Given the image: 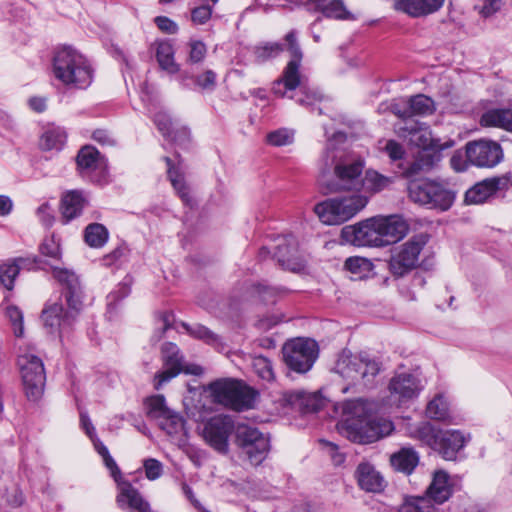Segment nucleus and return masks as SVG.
I'll return each mask as SVG.
<instances>
[{
	"instance_id": "nucleus-1",
	"label": "nucleus",
	"mask_w": 512,
	"mask_h": 512,
	"mask_svg": "<svg viewBox=\"0 0 512 512\" xmlns=\"http://www.w3.org/2000/svg\"><path fill=\"white\" fill-rule=\"evenodd\" d=\"M407 231L408 224L401 216H377L343 227L341 238L354 246L383 247L401 240Z\"/></svg>"
},
{
	"instance_id": "nucleus-2",
	"label": "nucleus",
	"mask_w": 512,
	"mask_h": 512,
	"mask_svg": "<svg viewBox=\"0 0 512 512\" xmlns=\"http://www.w3.org/2000/svg\"><path fill=\"white\" fill-rule=\"evenodd\" d=\"M54 278L62 285V296L67 304L64 309L63 303L48 302L41 313L44 326L51 332L69 328L77 319L82 309L83 291L78 276L67 269L52 267Z\"/></svg>"
},
{
	"instance_id": "nucleus-3",
	"label": "nucleus",
	"mask_w": 512,
	"mask_h": 512,
	"mask_svg": "<svg viewBox=\"0 0 512 512\" xmlns=\"http://www.w3.org/2000/svg\"><path fill=\"white\" fill-rule=\"evenodd\" d=\"M370 409L362 399L348 400L343 403V419L337 424L341 435L352 442L368 444L389 435L394 427L389 420L368 419Z\"/></svg>"
},
{
	"instance_id": "nucleus-4",
	"label": "nucleus",
	"mask_w": 512,
	"mask_h": 512,
	"mask_svg": "<svg viewBox=\"0 0 512 512\" xmlns=\"http://www.w3.org/2000/svg\"><path fill=\"white\" fill-rule=\"evenodd\" d=\"M322 161L324 169L319 177V183L325 193L350 191L359 194L363 185L362 160L351 159L339 152L327 150Z\"/></svg>"
},
{
	"instance_id": "nucleus-5",
	"label": "nucleus",
	"mask_w": 512,
	"mask_h": 512,
	"mask_svg": "<svg viewBox=\"0 0 512 512\" xmlns=\"http://www.w3.org/2000/svg\"><path fill=\"white\" fill-rule=\"evenodd\" d=\"M53 74L68 87L84 89L92 82V69L86 58L70 46L59 48L53 58Z\"/></svg>"
},
{
	"instance_id": "nucleus-6",
	"label": "nucleus",
	"mask_w": 512,
	"mask_h": 512,
	"mask_svg": "<svg viewBox=\"0 0 512 512\" xmlns=\"http://www.w3.org/2000/svg\"><path fill=\"white\" fill-rule=\"evenodd\" d=\"M211 401L235 411L253 407L256 392L243 381L220 378L210 382L204 389Z\"/></svg>"
},
{
	"instance_id": "nucleus-7",
	"label": "nucleus",
	"mask_w": 512,
	"mask_h": 512,
	"mask_svg": "<svg viewBox=\"0 0 512 512\" xmlns=\"http://www.w3.org/2000/svg\"><path fill=\"white\" fill-rule=\"evenodd\" d=\"M409 435L438 452L445 460H454L466 439L459 430L436 429L429 422H420L409 429Z\"/></svg>"
},
{
	"instance_id": "nucleus-8",
	"label": "nucleus",
	"mask_w": 512,
	"mask_h": 512,
	"mask_svg": "<svg viewBox=\"0 0 512 512\" xmlns=\"http://www.w3.org/2000/svg\"><path fill=\"white\" fill-rule=\"evenodd\" d=\"M333 370L352 385L362 382L366 386L371 384L380 372V363L367 354L353 355L350 351L343 350L338 356Z\"/></svg>"
},
{
	"instance_id": "nucleus-9",
	"label": "nucleus",
	"mask_w": 512,
	"mask_h": 512,
	"mask_svg": "<svg viewBox=\"0 0 512 512\" xmlns=\"http://www.w3.org/2000/svg\"><path fill=\"white\" fill-rule=\"evenodd\" d=\"M367 202L365 195L353 193L349 197H335L318 203L314 212L324 224L338 225L354 217Z\"/></svg>"
},
{
	"instance_id": "nucleus-10",
	"label": "nucleus",
	"mask_w": 512,
	"mask_h": 512,
	"mask_svg": "<svg viewBox=\"0 0 512 512\" xmlns=\"http://www.w3.org/2000/svg\"><path fill=\"white\" fill-rule=\"evenodd\" d=\"M408 192L413 202L443 211L450 208L455 198L452 191L428 179L411 181Z\"/></svg>"
},
{
	"instance_id": "nucleus-11",
	"label": "nucleus",
	"mask_w": 512,
	"mask_h": 512,
	"mask_svg": "<svg viewBox=\"0 0 512 512\" xmlns=\"http://www.w3.org/2000/svg\"><path fill=\"white\" fill-rule=\"evenodd\" d=\"M235 443L253 465L261 464L270 451L269 436L245 424L236 427Z\"/></svg>"
},
{
	"instance_id": "nucleus-12",
	"label": "nucleus",
	"mask_w": 512,
	"mask_h": 512,
	"mask_svg": "<svg viewBox=\"0 0 512 512\" xmlns=\"http://www.w3.org/2000/svg\"><path fill=\"white\" fill-rule=\"evenodd\" d=\"M318 357V347L315 341L296 338L283 346L284 362L289 369L297 373L308 372Z\"/></svg>"
},
{
	"instance_id": "nucleus-13",
	"label": "nucleus",
	"mask_w": 512,
	"mask_h": 512,
	"mask_svg": "<svg viewBox=\"0 0 512 512\" xmlns=\"http://www.w3.org/2000/svg\"><path fill=\"white\" fill-rule=\"evenodd\" d=\"M25 393L30 400H38L44 390L46 375L42 360L32 354L23 353L17 360Z\"/></svg>"
},
{
	"instance_id": "nucleus-14",
	"label": "nucleus",
	"mask_w": 512,
	"mask_h": 512,
	"mask_svg": "<svg viewBox=\"0 0 512 512\" xmlns=\"http://www.w3.org/2000/svg\"><path fill=\"white\" fill-rule=\"evenodd\" d=\"M395 131L400 137L409 138L410 142L422 148V151H442L454 146L453 140L442 143L440 139L433 138L430 128L415 119H408L403 124L396 123Z\"/></svg>"
},
{
	"instance_id": "nucleus-15",
	"label": "nucleus",
	"mask_w": 512,
	"mask_h": 512,
	"mask_svg": "<svg viewBox=\"0 0 512 512\" xmlns=\"http://www.w3.org/2000/svg\"><path fill=\"white\" fill-rule=\"evenodd\" d=\"M287 49L292 59L288 62L281 78L273 83L272 91L279 97H284L288 90H294L301 85L299 67L302 60V51L298 45L295 31L285 36Z\"/></svg>"
},
{
	"instance_id": "nucleus-16",
	"label": "nucleus",
	"mask_w": 512,
	"mask_h": 512,
	"mask_svg": "<svg viewBox=\"0 0 512 512\" xmlns=\"http://www.w3.org/2000/svg\"><path fill=\"white\" fill-rule=\"evenodd\" d=\"M427 243V236L420 234L393 250L389 266L395 276H403L414 269L419 260V255Z\"/></svg>"
},
{
	"instance_id": "nucleus-17",
	"label": "nucleus",
	"mask_w": 512,
	"mask_h": 512,
	"mask_svg": "<svg viewBox=\"0 0 512 512\" xmlns=\"http://www.w3.org/2000/svg\"><path fill=\"white\" fill-rule=\"evenodd\" d=\"M161 351L166 368L155 375L154 388L156 390H160L165 383L176 377L180 372L193 375H199L202 372L201 367L197 365H183V357L180 355L179 349L175 344L171 342L165 343Z\"/></svg>"
},
{
	"instance_id": "nucleus-18",
	"label": "nucleus",
	"mask_w": 512,
	"mask_h": 512,
	"mask_svg": "<svg viewBox=\"0 0 512 512\" xmlns=\"http://www.w3.org/2000/svg\"><path fill=\"white\" fill-rule=\"evenodd\" d=\"M234 430L235 425L230 416L216 415L203 424L201 434L215 451L226 454L229 451V437Z\"/></svg>"
},
{
	"instance_id": "nucleus-19",
	"label": "nucleus",
	"mask_w": 512,
	"mask_h": 512,
	"mask_svg": "<svg viewBox=\"0 0 512 512\" xmlns=\"http://www.w3.org/2000/svg\"><path fill=\"white\" fill-rule=\"evenodd\" d=\"M465 156L467 161L474 166L491 168L501 162L503 150L495 141H471L465 146Z\"/></svg>"
},
{
	"instance_id": "nucleus-20",
	"label": "nucleus",
	"mask_w": 512,
	"mask_h": 512,
	"mask_svg": "<svg viewBox=\"0 0 512 512\" xmlns=\"http://www.w3.org/2000/svg\"><path fill=\"white\" fill-rule=\"evenodd\" d=\"M76 163L83 178L96 183L105 181L107 161L95 147L83 146L76 156Z\"/></svg>"
},
{
	"instance_id": "nucleus-21",
	"label": "nucleus",
	"mask_w": 512,
	"mask_h": 512,
	"mask_svg": "<svg viewBox=\"0 0 512 512\" xmlns=\"http://www.w3.org/2000/svg\"><path fill=\"white\" fill-rule=\"evenodd\" d=\"M423 386L418 376L403 372L394 375L388 385L391 404L400 406L402 403L416 398Z\"/></svg>"
},
{
	"instance_id": "nucleus-22",
	"label": "nucleus",
	"mask_w": 512,
	"mask_h": 512,
	"mask_svg": "<svg viewBox=\"0 0 512 512\" xmlns=\"http://www.w3.org/2000/svg\"><path fill=\"white\" fill-rule=\"evenodd\" d=\"M512 186V175L506 174L499 177L484 179L475 184L465 193V202L467 204L484 203L498 191L508 190Z\"/></svg>"
},
{
	"instance_id": "nucleus-23",
	"label": "nucleus",
	"mask_w": 512,
	"mask_h": 512,
	"mask_svg": "<svg viewBox=\"0 0 512 512\" xmlns=\"http://www.w3.org/2000/svg\"><path fill=\"white\" fill-rule=\"evenodd\" d=\"M274 257L284 269L296 272L304 263L298 251V242L292 235L278 237Z\"/></svg>"
},
{
	"instance_id": "nucleus-24",
	"label": "nucleus",
	"mask_w": 512,
	"mask_h": 512,
	"mask_svg": "<svg viewBox=\"0 0 512 512\" xmlns=\"http://www.w3.org/2000/svg\"><path fill=\"white\" fill-rule=\"evenodd\" d=\"M452 495V483L450 476L444 470L435 471L432 481L427 488L426 497L432 503L443 504Z\"/></svg>"
},
{
	"instance_id": "nucleus-25",
	"label": "nucleus",
	"mask_w": 512,
	"mask_h": 512,
	"mask_svg": "<svg viewBox=\"0 0 512 512\" xmlns=\"http://www.w3.org/2000/svg\"><path fill=\"white\" fill-rule=\"evenodd\" d=\"M444 0H394L395 9L412 17H420L436 12Z\"/></svg>"
},
{
	"instance_id": "nucleus-26",
	"label": "nucleus",
	"mask_w": 512,
	"mask_h": 512,
	"mask_svg": "<svg viewBox=\"0 0 512 512\" xmlns=\"http://www.w3.org/2000/svg\"><path fill=\"white\" fill-rule=\"evenodd\" d=\"M120 507L127 505L131 512H152L149 503L144 500L141 494L130 483L120 484V493L117 496Z\"/></svg>"
},
{
	"instance_id": "nucleus-27",
	"label": "nucleus",
	"mask_w": 512,
	"mask_h": 512,
	"mask_svg": "<svg viewBox=\"0 0 512 512\" xmlns=\"http://www.w3.org/2000/svg\"><path fill=\"white\" fill-rule=\"evenodd\" d=\"M154 123L165 138L179 144L189 141V130L186 127L175 129L171 117L166 112L159 111L156 113L154 116Z\"/></svg>"
},
{
	"instance_id": "nucleus-28",
	"label": "nucleus",
	"mask_w": 512,
	"mask_h": 512,
	"mask_svg": "<svg viewBox=\"0 0 512 512\" xmlns=\"http://www.w3.org/2000/svg\"><path fill=\"white\" fill-rule=\"evenodd\" d=\"M359 486L368 492H379L383 489L384 480L375 468L368 463L359 464L357 471Z\"/></svg>"
},
{
	"instance_id": "nucleus-29",
	"label": "nucleus",
	"mask_w": 512,
	"mask_h": 512,
	"mask_svg": "<svg viewBox=\"0 0 512 512\" xmlns=\"http://www.w3.org/2000/svg\"><path fill=\"white\" fill-rule=\"evenodd\" d=\"M483 127H498L512 132V109H491L480 118Z\"/></svg>"
},
{
	"instance_id": "nucleus-30",
	"label": "nucleus",
	"mask_w": 512,
	"mask_h": 512,
	"mask_svg": "<svg viewBox=\"0 0 512 512\" xmlns=\"http://www.w3.org/2000/svg\"><path fill=\"white\" fill-rule=\"evenodd\" d=\"M164 160L168 166V178L173 188L184 204L191 205L192 199L190 196L189 187L185 182L184 174L180 167L173 165L172 160L169 157H165Z\"/></svg>"
},
{
	"instance_id": "nucleus-31",
	"label": "nucleus",
	"mask_w": 512,
	"mask_h": 512,
	"mask_svg": "<svg viewBox=\"0 0 512 512\" xmlns=\"http://www.w3.org/2000/svg\"><path fill=\"white\" fill-rule=\"evenodd\" d=\"M391 465L405 474H411L419 463L418 453L411 447H403L390 458Z\"/></svg>"
},
{
	"instance_id": "nucleus-32",
	"label": "nucleus",
	"mask_w": 512,
	"mask_h": 512,
	"mask_svg": "<svg viewBox=\"0 0 512 512\" xmlns=\"http://www.w3.org/2000/svg\"><path fill=\"white\" fill-rule=\"evenodd\" d=\"M156 47V59L161 67L170 74H175L180 71L179 65L174 60V48L172 44L167 41H157L154 43Z\"/></svg>"
},
{
	"instance_id": "nucleus-33",
	"label": "nucleus",
	"mask_w": 512,
	"mask_h": 512,
	"mask_svg": "<svg viewBox=\"0 0 512 512\" xmlns=\"http://www.w3.org/2000/svg\"><path fill=\"white\" fill-rule=\"evenodd\" d=\"M363 185L361 190L365 193H378L388 188L394 181L393 177L385 176L376 170L368 169L362 177Z\"/></svg>"
},
{
	"instance_id": "nucleus-34",
	"label": "nucleus",
	"mask_w": 512,
	"mask_h": 512,
	"mask_svg": "<svg viewBox=\"0 0 512 512\" xmlns=\"http://www.w3.org/2000/svg\"><path fill=\"white\" fill-rule=\"evenodd\" d=\"M61 203L62 215L66 221H69L80 215L85 205V198L81 192L74 190L67 192Z\"/></svg>"
},
{
	"instance_id": "nucleus-35",
	"label": "nucleus",
	"mask_w": 512,
	"mask_h": 512,
	"mask_svg": "<svg viewBox=\"0 0 512 512\" xmlns=\"http://www.w3.org/2000/svg\"><path fill=\"white\" fill-rule=\"evenodd\" d=\"M66 140V133L60 127L48 128L42 134L39 146L43 150H60Z\"/></svg>"
},
{
	"instance_id": "nucleus-36",
	"label": "nucleus",
	"mask_w": 512,
	"mask_h": 512,
	"mask_svg": "<svg viewBox=\"0 0 512 512\" xmlns=\"http://www.w3.org/2000/svg\"><path fill=\"white\" fill-rule=\"evenodd\" d=\"M109 233L107 228L99 223L89 224L84 231V239L87 245L92 248H100L108 241Z\"/></svg>"
},
{
	"instance_id": "nucleus-37",
	"label": "nucleus",
	"mask_w": 512,
	"mask_h": 512,
	"mask_svg": "<svg viewBox=\"0 0 512 512\" xmlns=\"http://www.w3.org/2000/svg\"><path fill=\"white\" fill-rule=\"evenodd\" d=\"M407 101L411 118L416 115H430L436 109L433 99L424 94L412 96L408 98Z\"/></svg>"
},
{
	"instance_id": "nucleus-38",
	"label": "nucleus",
	"mask_w": 512,
	"mask_h": 512,
	"mask_svg": "<svg viewBox=\"0 0 512 512\" xmlns=\"http://www.w3.org/2000/svg\"><path fill=\"white\" fill-rule=\"evenodd\" d=\"M435 155L429 151H421L418 153L414 161L404 170V176L411 178L417 176L423 171H427L433 167Z\"/></svg>"
},
{
	"instance_id": "nucleus-39",
	"label": "nucleus",
	"mask_w": 512,
	"mask_h": 512,
	"mask_svg": "<svg viewBox=\"0 0 512 512\" xmlns=\"http://www.w3.org/2000/svg\"><path fill=\"white\" fill-rule=\"evenodd\" d=\"M427 417L445 421L449 418V404L443 395L435 396L426 407Z\"/></svg>"
},
{
	"instance_id": "nucleus-40",
	"label": "nucleus",
	"mask_w": 512,
	"mask_h": 512,
	"mask_svg": "<svg viewBox=\"0 0 512 512\" xmlns=\"http://www.w3.org/2000/svg\"><path fill=\"white\" fill-rule=\"evenodd\" d=\"M182 326L194 338L204 341L205 343L213 346L221 344L220 337L213 331L201 324L188 325L183 323Z\"/></svg>"
},
{
	"instance_id": "nucleus-41",
	"label": "nucleus",
	"mask_w": 512,
	"mask_h": 512,
	"mask_svg": "<svg viewBox=\"0 0 512 512\" xmlns=\"http://www.w3.org/2000/svg\"><path fill=\"white\" fill-rule=\"evenodd\" d=\"M19 266L15 264L12 258H9L0 264V283L7 290H12L15 286V280L19 275Z\"/></svg>"
},
{
	"instance_id": "nucleus-42",
	"label": "nucleus",
	"mask_w": 512,
	"mask_h": 512,
	"mask_svg": "<svg viewBox=\"0 0 512 512\" xmlns=\"http://www.w3.org/2000/svg\"><path fill=\"white\" fill-rule=\"evenodd\" d=\"M344 267L346 270L362 279L367 277L373 269V264L370 260L363 257H349L346 259Z\"/></svg>"
},
{
	"instance_id": "nucleus-43",
	"label": "nucleus",
	"mask_w": 512,
	"mask_h": 512,
	"mask_svg": "<svg viewBox=\"0 0 512 512\" xmlns=\"http://www.w3.org/2000/svg\"><path fill=\"white\" fill-rule=\"evenodd\" d=\"M252 368L255 374L265 382L271 383L275 379L272 362L265 356L253 357Z\"/></svg>"
},
{
	"instance_id": "nucleus-44",
	"label": "nucleus",
	"mask_w": 512,
	"mask_h": 512,
	"mask_svg": "<svg viewBox=\"0 0 512 512\" xmlns=\"http://www.w3.org/2000/svg\"><path fill=\"white\" fill-rule=\"evenodd\" d=\"M148 416L156 420H160L165 415H168L172 409L166 405L163 395H154L146 400Z\"/></svg>"
},
{
	"instance_id": "nucleus-45",
	"label": "nucleus",
	"mask_w": 512,
	"mask_h": 512,
	"mask_svg": "<svg viewBox=\"0 0 512 512\" xmlns=\"http://www.w3.org/2000/svg\"><path fill=\"white\" fill-rule=\"evenodd\" d=\"M433 503L426 496L410 497L400 506L399 512H432Z\"/></svg>"
},
{
	"instance_id": "nucleus-46",
	"label": "nucleus",
	"mask_w": 512,
	"mask_h": 512,
	"mask_svg": "<svg viewBox=\"0 0 512 512\" xmlns=\"http://www.w3.org/2000/svg\"><path fill=\"white\" fill-rule=\"evenodd\" d=\"M326 17L336 19H349L351 14L341 0H329L317 7Z\"/></svg>"
},
{
	"instance_id": "nucleus-47",
	"label": "nucleus",
	"mask_w": 512,
	"mask_h": 512,
	"mask_svg": "<svg viewBox=\"0 0 512 512\" xmlns=\"http://www.w3.org/2000/svg\"><path fill=\"white\" fill-rule=\"evenodd\" d=\"M159 425L167 434L175 435L184 429V420L177 412L171 410L159 420Z\"/></svg>"
},
{
	"instance_id": "nucleus-48",
	"label": "nucleus",
	"mask_w": 512,
	"mask_h": 512,
	"mask_svg": "<svg viewBox=\"0 0 512 512\" xmlns=\"http://www.w3.org/2000/svg\"><path fill=\"white\" fill-rule=\"evenodd\" d=\"M283 51V45L277 42H266L254 48L258 61L264 62L278 56Z\"/></svg>"
},
{
	"instance_id": "nucleus-49",
	"label": "nucleus",
	"mask_w": 512,
	"mask_h": 512,
	"mask_svg": "<svg viewBox=\"0 0 512 512\" xmlns=\"http://www.w3.org/2000/svg\"><path fill=\"white\" fill-rule=\"evenodd\" d=\"M293 140V131L286 128L275 130L267 135V142L276 147L290 145Z\"/></svg>"
},
{
	"instance_id": "nucleus-50",
	"label": "nucleus",
	"mask_w": 512,
	"mask_h": 512,
	"mask_svg": "<svg viewBox=\"0 0 512 512\" xmlns=\"http://www.w3.org/2000/svg\"><path fill=\"white\" fill-rule=\"evenodd\" d=\"M254 288L259 298L266 303H274L277 297L285 294L286 292L285 289L269 286L262 283L255 285Z\"/></svg>"
},
{
	"instance_id": "nucleus-51",
	"label": "nucleus",
	"mask_w": 512,
	"mask_h": 512,
	"mask_svg": "<svg viewBox=\"0 0 512 512\" xmlns=\"http://www.w3.org/2000/svg\"><path fill=\"white\" fill-rule=\"evenodd\" d=\"M39 251L41 255L52 260H60L61 258L60 244L54 236L45 238L40 244Z\"/></svg>"
},
{
	"instance_id": "nucleus-52",
	"label": "nucleus",
	"mask_w": 512,
	"mask_h": 512,
	"mask_svg": "<svg viewBox=\"0 0 512 512\" xmlns=\"http://www.w3.org/2000/svg\"><path fill=\"white\" fill-rule=\"evenodd\" d=\"M6 316L12 324L15 336L21 337L23 335V313L14 305H10L6 308Z\"/></svg>"
},
{
	"instance_id": "nucleus-53",
	"label": "nucleus",
	"mask_w": 512,
	"mask_h": 512,
	"mask_svg": "<svg viewBox=\"0 0 512 512\" xmlns=\"http://www.w3.org/2000/svg\"><path fill=\"white\" fill-rule=\"evenodd\" d=\"M501 5L502 0H477L475 9L484 17H488L497 12Z\"/></svg>"
},
{
	"instance_id": "nucleus-54",
	"label": "nucleus",
	"mask_w": 512,
	"mask_h": 512,
	"mask_svg": "<svg viewBox=\"0 0 512 512\" xmlns=\"http://www.w3.org/2000/svg\"><path fill=\"white\" fill-rule=\"evenodd\" d=\"M189 46L190 51L187 61L191 64L203 61L207 51L205 44L201 41H191Z\"/></svg>"
},
{
	"instance_id": "nucleus-55",
	"label": "nucleus",
	"mask_w": 512,
	"mask_h": 512,
	"mask_svg": "<svg viewBox=\"0 0 512 512\" xmlns=\"http://www.w3.org/2000/svg\"><path fill=\"white\" fill-rule=\"evenodd\" d=\"M172 314L170 312H163L160 314L158 319V327L154 333L152 339L158 342L163 337V334L172 326Z\"/></svg>"
},
{
	"instance_id": "nucleus-56",
	"label": "nucleus",
	"mask_w": 512,
	"mask_h": 512,
	"mask_svg": "<svg viewBox=\"0 0 512 512\" xmlns=\"http://www.w3.org/2000/svg\"><path fill=\"white\" fill-rule=\"evenodd\" d=\"M389 109L394 115L401 119V121L399 122L401 124H403L408 119H412L410 117L409 105L407 100L392 102L389 105Z\"/></svg>"
},
{
	"instance_id": "nucleus-57",
	"label": "nucleus",
	"mask_w": 512,
	"mask_h": 512,
	"mask_svg": "<svg viewBox=\"0 0 512 512\" xmlns=\"http://www.w3.org/2000/svg\"><path fill=\"white\" fill-rule=\"evenodd\" d=\"M146 477L149 480H156L162 475L163 467L160 461L149 458L144 461Z\"/></svg>"
},
{
	"instance_id": "nucleus-58",
	"label": "nucleus",
	"mask_w": 512,
	"mask_h": 512,
	"mask_svg": "<svg viewBox=\"0 0 512 512\" xmlns=\"http://www.w3.org/2000/svg\"><path fill=\"white\" fill-rule=\"evenodd\" d=\"M300 93L301 97L297 98V103L304 106L313 105L316 102L321 101L322 94L316 90H310L304 86L301 87Z\"/></svg>"
},
{
	"instance_id": "nucleus-59",
	"label": "nucleus",
	"mask_w": 512,
	"mask_h": 512,
	"mask_svg": "<svg viewBox=\"0 0 512 512\" xmlns=\"http://www.w3.org/2000/svg\"><path fill=\"white\" fill-rule=\"evenodd\" d=\"M195 84L204 90H213L216 84V74L212 70H207L204 74L195 79Z\"/></svg>"
},
{
	"instance_id": "nucleus-60",
	"label": "nucleus",
	"mask_w": 512,
	"mask_h": 512,
	"mask_svg": "<svg viewBox=\"0 0 512 512\" xmlns=\"http://www.w3.org/2000/svg\"><path fill=\"white\" fill-rule=\"evenodd\" d=\"M154 22L158 29L166 34H175L178 31V25L166 16H157Z\"/></svg>"
},
{
	"instance_id": "nucleus-61",
	"label": "nucleus",
	"mask_w": 512,
	"mask_h": 512,
	"mask_svg": "<svg viewBox=\"0 0 512 512\" xmlns=\"http://www.w3.org/2000/svg\"><path fill=\"white\" fill-rule=\"evenodd\" d=\"M384 149L392 160L402 159L405 154L403 146L395 140L387 141Z\"/></svg>"
},
{
	"instance_id": "nucleus-62",
	"label": "nucleus",
	"mask_w": 512,
	"mask_h": 512,
	"mask_svg": "<svg viewBox=\"0 0 512 512\" xmlns=\"http://www.w3.org/2000/svg\"><path fill=\"white\" fill-rule=\"evenodd\" d=\"M19 266V270H33L35 267L41 262V260L37 256H25V257H15L12 258Z\"/></svg>"
},
{
	"instance_id": "nucleus-63",
	"label": "nucleus",
	"mask_w": 512,
	"mask_h": 512,
	"mask_svg": "<svg viewBox=\"0 0 512 512\" xmlns=\"http://www.w3.org/2000/svg\"><path fill=\"white\" fill-rule=\"evenodd\" d=\"M211 14L212 10L209 6L197 7L192 11V21L196 24H204L210 19Z\"/></svg>"
},
{
	"instance_id": "nucleus-64",
	"label": "nucleus",
	"mask_w": 512,
	"mask_h": 512,
	"mask_svg": "<svg viewBox=\"0 0 512 512\" xmlns=\"http://www.w3.org/2000/svg\"><path fill=\"white\" fill-rule=\"evenodd\" d=\"M40 221L46 227H50L54 221L52 209L48 203L40 205L36 211Z\"/></svg>"
}]
</instances>
